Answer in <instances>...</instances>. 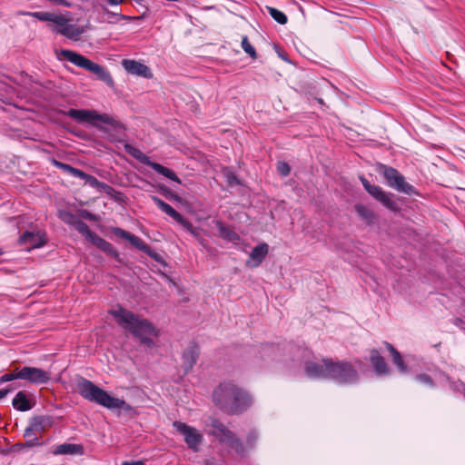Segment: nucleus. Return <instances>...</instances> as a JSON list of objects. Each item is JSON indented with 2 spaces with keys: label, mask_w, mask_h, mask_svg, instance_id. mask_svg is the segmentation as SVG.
<instances>
[{
  "label": "nucleus",
  "mask_w": 465,
  "mask_h": 465,
  "mask_svg": "<svg viewBox=\"0 0 465 465\" xmlns=\"http://www.w3.org/2000/svg\"><path fill=\"white\" fill-rule=\"evenodd\" d=\"M213 404L227 415H239L252 404L250 393L232 381L220 382L213 391Z\"/></svg>",
  "instance_id": "1"
},
{
  "label": "nucleus",
  "mask_w": 465,
  "mask_h": 465,
  "mask_svg": "<svg viewBox=\"0 0 465 465\" xmlns=\"http://www.w3.org/2000/svg\"><path fill=\"white\" fill-rule=\"evenodd\" d=\"M205 426L209 436L215 438L220 444L228 447L239 457H247L257 445L258 433L255 430H250L242 440L236 432L217 418L209 417L205 420Z\"/></svg>",
  "instance_id": "2"
},
{
  "label": "nucleus",
  "mask_w": 465,
  "mask_h": 465,
  "mask_svg": "<svg viewBox=\"0 0 465 465\" xmlns=\"http://www.w3.org/2000/svg\"><path fill=\"white\" fill-rule=\"evenodd\" d=\"M110 314L116 320L119 326L137 338L141 344L151 348L154 342L151 336H158V331L148 320L133 312L119 306L112 310Z\"/></svg>",
  "instance_id": "3"
},
{
  "label": "nucleus",
  "mask_w": 465,
  "mask_h": 465,
  "mask_svg": "<svg viewBox=\"0 0 465 465\" xmlns=\"http://www.w3.org/2000/svg\"><path fill=\"white\" fill-rule=\"evenodd\" d=\"M75 390L84 399L108 410H131V406L124 400L111 396L106 391L84 377L76 380Z\"/></svg>",
  "instance_id": "4"
},
{
  "label": "nucleus",
  "mask_w": 465,
  "mask_h": 465,
  "mask_svg": "<svg viewBox=\"0 0 465 465\" xmlns=\"http://www.w3.org/2000/svg\"><path fill=\"white\" fill-rule=\"evenodd\" d=\"M21 15L32 16L39 21L54 23V25H50L51 31L72 41L80 40L81 35L85 32L84 27L72 24V20L64 15L50 12H22Z\"/></svg>",
  "instance_id": "5"
},
{
  "label": "nucleus",
  "mask_w": 465,
  "mask_h": 465,
  "mask_svg": "<svg viewBox=\"0 0 465 465\" xmlns=\"http://www.w3.org/2000/svg\"><path fill=\"white\" fill-rule=\"evenodd\" d=\"M56 56L59 60H67L74 65L93 73L99 80L104 82L108 85L114 84V79L111 74L104 66L93 62L81 54L69 49H62L56 53Z\"/></svg>",
  "instance_id": "6"
},
{
  "label": "nucleus",
  "mask_w": 465,
  "mask_h": 465,
  "mask_svg": "<svg viewBox=\"0 0 465 465\" xmlns=\"http://www.w3.org/2000/svg\"><path fill=\"white\" fill-rule=\"evenodd\" d=\"M66 114L75 119L79 122H86L96 127L101 131H106V128L102 124H107L112 126L114 129L122 128V124L117 121L115 118L112 117L106 114H98L94 110H79V109H70Z\"/></svg>",
  "instance_id": "7"
},
{
  "label": "nucleus",
  "mask_w": 465,
  "mask_h": 465,
  "mask_svg": "<svg viewBox=\"0 0 465 465\" xmlns=\"http://www.w3.org/2000/svg\"><path fill=\"white\" fill-rule=\"evenodd\" d=\"M329 364V379L334 380L341 384H352L358 381V371L350 361H333L330 358Z\"/></svg>",
  "instance_id": "8"
},
{
  "label": "nucleus",
  "mask_w": 465,
  "mask_h": 465,
  "mask_svg": "<svg viewBox=\"0 0 465 465\" xmlns=\"http://www.w3.org/2000/svg\"><path fill=\"white\" fill-rule=\"evenodd\" d=\"M379 172L387 181V184L397 192L407 195L419 194L414 186L409 183L405 177L397 169L381 164Z\"/></svg>",
  "instance_id": "9"
},
{
  "label": "nucleus",
  "mask_w": 465,
  "mask_h": 465,
  "mask_svg": "<svg viewBox=\"0 0 465 465\" xmlns=\"http://www.w3.org/2000/svg\"><path fill=\"white\" fill-rule=\"evenodd\" d=\"M173 426L179 433L183 435L184 441L189 449L193 451L199 450L203 437L195 428L182 421H174Z\"/></svg>",
  "instance_id": "10"
},
{
  "label": "nucleus",
  "mask_w": 465,
  "mask_h": 465,
  "mask_svg": "<svg viewBox=\"0 0 465 465\" xmlns=\"http://www.w3.org/2000/svg\"><path fill=\"white\" fill-rule=\"evenodd\" d=\"M151 199L156 204V206L162 210L163 213L171 216L173 220H175L178 223L183 226L190 233H192L194 237H198L199 233L197 230L193 227L192 223H190L187 219H184L177 211H175L170 204L166 203L164 201L160 199L157 196L152 195Z\"/></svg>",
  "instance_id": "11"
},
{
  "label": "nucleus",
  "mask_w": 465,
  "mask_h": 465,
  "mask_svg": "<svg viewBox=\"0 0 465 465\" xmlns=\"http://www.w3.org/2000/svg\"><path fill=\"white\" fill-rule=\"evenodd\" d=\"M19 380L33 384H45L50 381V372L40 368L25 366L19 368Z\"/></svg>",
  "instance_id": "12"
},
{
  "label": "nucleus",
  "mask_w": 465,
  "mask_h": 465,
  "mask_svg": "<svg viewBox=\"0 0 465 465\" xmlns=\"http://www.w3.org/2000/svg\"><path fill=\"white\" fill-rule=\"evenodd\" d=\"M114 232L116 236L129 241L135 248L148 254L154 260H158V254L152 251L151 247L140 237L122 229L114 228Z\"/></svg>",
  "instance_id": "13"
},
{
  "label": "nucleus",
  "mask_w": 465,
  "mask_h": 465,
  "mask_svg": "<svg viewBox=\"0 0 465 465\" xmlns=\"http://www.w3.org/2000/svg\"><path fill=\"white\" fill-rule=\"evenodd\" d=\"M47 242L45 232L26 231L19 237V243L25 245L27 250L41 248Z\"/></svg>",
  "instance_id": "14"
},
{
  "label": "nucleus",
  "mask_w": 465,
  "mask_h": 465,
  "mask_svg": "<svg viewBox=\"0 0 465 465\" xmlns=\"http://www.w3.org/2000/svg\"><path fill=\"white\" fill-rule=\"evenodd\" d=\"M330 358H323L322 364L315 361H308L305 365V373L311 378L329 379Z\"/></svg>",
  "instance_id": "15"
},
{
  "label": "nucleus",
  "mask_w": 465,
  "mask_h": 465,
  "mask_svg": "<svg viewBox=\"0 0 465 465\" xmlns=\"http://www.w3.org/2000/svg\"><path fill=\"white\" fill-rule=\"evenodd\" d=\"M200 353V348L195 342H191L184 350L182 359L184 372L187 373L192 371L196 363Z\"/></svg>",
  "instance_id": "16"
},
{
  "label": "nucleus",
  "mask_w": 465,
  "mask_h": 465,
  "mask_svg": "<svg viewBox=\"0 0 465 465\" xmlns=\"http://www.w3.org/2000/svg\"><path fill=\"white\" fill-rule=\"evenodd\" d=\"M122 64L129 74L148 79L153 77L150 68L140 62L134 60H123Z\"/></svg>",
  "instance_id": "17"
},
{
  "label": "nucleus",
  "mask_w": 465,
  "mask_h": 465,
  "mask_svg": "<svg viewBox=\"0 0 465 465\" xmlns=\"http://www.w3.org/2000/svg\"><path fill=\"white\" fill-rule=\"evenodd\" d=\"M368 193L371 194L374 199L379 201L381 204L391 211H397L398 206L397 203L392 201L390 197V194L385 193L381 187L378 185H372L371 189H369Z\"/></svg>",
  "instance_id": "18"
},
{
  "label": "nucleus",
  "mask_w": 465,
  "mask_h": 465,
  "mask_svg": "<svg viewBox=\"0 0 465 465\" xmlns=\"http://www.w3.org/2000/svg\"><path fill=\"white\" fill-rule=\"evenodd\" d=\"M370 361L378 375H387L390 373L388 364L378 350L372 349L370 351Z\"/></svg>",
  "instance_id": "19"
},
{
  "label": "nucleus",
  "mask_w": 465,
  "mask_h": 465,
  "mask_svg": "<svg viewBox=\"0 0 465 465\" xmlns=\"http://www.w3.org/2000/svg\"><path fill=\"white\" fill-rule=\"evenodd\" d=\"M213 223L219 232V236L221 238L234 243L240 241L239 234L232 227L225 225L220 220H215Z\"/></svg>",
  "instance_id": "20"
},
{
  "label": "nucleus",
  "mask_w": 465,
  "mask_h": 465,
  "mask_svg": "<svg viewBox=\"0 0 465 465\" xmlns=\"http://www.w3.org/2000/svg\"><path fill=\"white\" fill-rule=\"evenodd\" d=\"M53 424L52 418L49 416H35L30 420L29 426L37 433L45 431Z\"/></svg>",
  "instance_id": "21"
},
{
  "label": "nucleus",
  "mask_w": 465,
  "mask_h": 465,
  "mask_svg": "<svg viewBox=\"0 0 465 465\" xmlns=\"http://www.w3.org/2000/svg\"><path fill=\"white\" fill-rule=\"evenodd\" d=\"M91 242L95 245L100 250L104 251V252L108 253L109 255L113 256L116 260L120 261V255L119 252L115 250V248L109 242L105 241L99 235H95L94 239L91 241Z\"/></svg>",
  "instance_id": "22"
},
{
  "label": "nucleus",
  "mask_w": 465,
  "mask_h": 465,
  "mask_svg": "<svg viewBox=\"0 0 465 465\" xmlns=\"http://www.w3.org/2000/svg\"><path fill=\"white\" fill-rule=\"evenodd\" d=\"M84 453V447L81 444L63 443L56 446L54 454L66 455V454H79Z\"/></svg>",
  "instance_id": "23"
},
{
  "label": "nucleus",
  "mask_w": 465,
  "mask_h": 465,
  "mask_svg": "<svg viewBox=\"0 0 465 465\" xmlns=\"http://www.w3.org/2000/svg\"><path fill=\"white\" fill-rule=\"evenodd\" d=\"M12 404L14 408L19 411H27L33 408L29 402L25 391H21L16 393L13 399Z\"/></svg>",
  "instance_id": "24"
},
{
  "label": "nucleus",
  "mask_w": 465,
  "mask_h": 465,
  "mask_svg": "<svg viewBox=\"0 0 465 465\" xmlns=\"http://www.w3.org/2000/svg\"><path fill=\"white\" fill-rule=\"evenodd\" d=\"M385 346L391 352L392 361L396 365L399 371L405 373L407 371V366L405 365L401 353L389 342H385Z\"/></svg>",
  "instance_id": "25"
},
{
  "label": "nucleus",
  "mask_w": 465,
  "mask_h": 465,
  "mask_svg": "<svg viewBox=\"0 0 465 465\" xmlns=\"http://www.w3.org/2000/svg\"><path fill=\"white\" fill-rule=\"evenodd\" d=\"M268 244L261 243L255 246L250 254V258L255 262L254 266L260 264L268 253Z\"/></svg>",
  "instance_id": "26"
},
{
  "label": "nucleus",
  "mask_w": 465,
  "mask_h": 465,
  "mask_svg": "<svg viewBox=\"0 0 465 465\" xmlns=\"http://www.w3.org/2000/svg\"><path fill=\"white\" fill-rule=\"evenodd\" d=\"M354 209L361 219H362L367 224L373 223L375 214L370 208L361 203H357L354 205Z\"/></svg>",
  "instance_id": "27"
},
{
  "label": "nucleus",
  "mask_w": 465,
  "mask_h": 465,
  "mask_svg": "<svg viewBox=\"0 0 465 465\" xmlns=\"http://www.w3.org/2000/svg\"><path fill=\"white\" fill-rule=\"evenodd\" d=\"M80 179H83L85 182V183L89 184L91 187L104 190V192L112 190L111 186L103 182H100L94 176L85 173L84 172H83V175H81Z\"/></svg>",
  "instance_id": "28"
},
{
  "label": "nucleus",
  "mask_w": 465,
  "mask_h": 465,
  "mask_svg": "<svg viewBox=\"0 0 465 465\" xmlns=\"http://www.w3.org/2000/svg\"><path fill=\"white\" fill-rule=\"evenodd\" d=\"M52 164L59 169H61L64 173H66L72 176L80 178L83 175V171L77 168L73 167L68 163H62L55 159H52Z\"/></svg>",
  "instance_id": "29"
},
{
  "label": "nucleus",
  "mask_w": 465,
  "mask_h": 465,
  "mask_svg": "<svg viewBox=\"0 0 465 465\" xmlns=\"http://www.w3.org/2000/svg\"><path fill=\"white\" fill-rule=\"evenodd\" d=\"M125 151L130 153L133 157L139 160L142 163L151 166V163H153L150 158L143 153L139 149L132 146L131 144H125L124 145Z\"/></svg>",
  "instance_id": "30"
},
{
  "label": "nucleus",
  "mask_w": 465,
  "mask_h": 465,
  "mask_svg": "<svg viewBox=\"0 0 465 465\" xmlns=\"http://www.w3.org/2000/svg\"><path fill=\"white\" fill-rule=\"evenodd\" d=\"M150 167L152 169H153L155 172H157L158 173L171 179L172 181L181 183V180L179 179V177L172 170L164 167L163 165H162L158 163L153 162L151 163Z\"/></svg>",
  "instance_id": "31"
},
{
  "label": "nucleus",
  "mask_w": 465,
  "mask_h": 465,
  "mask_svg": "<svg viewBox=\"0 0 465 465\" xmlns=\"http://www.w3.org/2000/svg\"><path fill=\"white\" fill-rule=\"evenodd\" d=\"M74 228L82 235L85 236L90 242L94 239V237L96 235L95 232H94L87 223L83 222L82 220L78 219L77 222H75V224L74 225Z\"/></svg>",
  "instance_id": "32"
},
{
  "label": "nucleus",
  "mask_w": 465,
  "mask_h": 465,
  "mask_svg": "<svg viewBox=\"0 0 465 465\" xmlns=\"http://www.w3.org/2000/svg\"><path fill=\"white\" fill-rule=\"evenodd\" d=\"M35 431L30 426H28L24 432V437L27 439L25 445L27 448H32L40 445L39 438L36 436Z\"/></svg>",
  "instance_id": "33"
},
{
  "label": "nucleus",
  "mask_w": 465,
  "mask_h": 465,
  "mask_svg": "<svg viewBox=\"0 0 465 465\" xmlns=\"http://www.w3.org/2000/svg\"><path fill=\"white\" fill-rule=\"evenodd\" d=\"M104 13L106 15V22L109 24H117L122 20H131L133 17L127 16L124 15H121L116 12H112L108 10L107 8H104Z\"/></svg>",
  "instance_id": "34"
},
{
  "label": "nucleus",
  "mask_w": 465,
  "mask_h": 465,
  "mask_svg": "<svg viewBox=\"0 0 465 465\" xmlns=\"http://www.w3.org/2000/svg\"><path fill=\"white\" fill-rule=\"evenodd\" d=\"M270 15L280 25H285L288 21L286 15L274 7H267Z\"/></svg>",
  "instance_id": "35"
},
{
  "label": "nucleus",
  "mask_w": 465,
  "mask_h": 465,
  "mask_svg": "<svg viewBox=\"0 0 465 465\" xmlns=\"http://www.w3.org/2000/svg\"><path fill=\"white\" fill-rule=\"evenodd\" d=\"M241 45H242V48L243 49V51L246 54H248L252 59L257 58L256 50L249 42L247 35L242 36Z\"/></svg>",
  "instance_id": "36"
},
{
  "label": "nucleus",
  "mask_w": 465,
  "mask_h": 465,
  "mask_svg": "<svg viewBox=\"0 0 465 465\" xmlns=\"http://www.w3.org/2000/svg\"><path fill=\"white\" fill-rule=\"evenodd\" d=\"M59 217L64 223L72 225L73 227L75 224V222L79 219L72 213L66 211L59 212Z\"/></svg>",
  "instance_id": "37"
},
{
  "label": "nucleus",
  "mask_w": 465,
  "mask_h": 465,
  "mask_svg": "<svg viewBox=\"0 0 465 465\" xmlns=\"http://www.w3.org/2000/svg\"><path fill=\"white\" fill-rule=\"evenodd\" d=\"M14 380H19V368H15L13 372H8L0 377V382H7Z\"/></svg>",
  "instance_id": "38"
},
{
  "label": "nucleus",
  "mask_w": 465,
  "mask_h": 465,
  "mask_svg": "<svg viewBox=\"0 0 465 465\" xmlns=\"http://www.w3.org/2000/svg\"><path fill=\"white\" fill-rule=\"evenodd\" d=\"M277 171L282 176L286 177L291 173V167L286 162H279L277 163Z\"/></svg>",
  "instance_id": "39"
},
{
  "label": "nucleus",
  "mask_w": 465,
  "mask_h": 465,
  "mask_svg": "<svg viewBox=\"0 0 465 465\" xmlns=\"http://www.w3.org/2000/svg\"><path fill=\"white\" fill-rule=\"evenodd\" d=\"M416 380L420 383L428 385L429 387L434 386V382H433L431 377L426 373H421V374L417 375Z\"/></svg>",
  "instance_id": "40"
},
{
  "label": "nucleus",
  "mask_w": 465,
  "mask_h": 465,
  "mask_svg": "<svg viewBox=\"0 0 465 465\" xmlns=\"http://www.w3.org/2000/svg\"><path fill=\"white\" fill-rule=\"evenodd\" d=\"M161 190L163 192V194L168 198V199H172V200H176V201H180L181 200V197L178 196L176 193H174L173 192H172L170 189L166 188V187H161Z\"/></svg>",
  "instance_id": "41"
},
{
  "label": "nucleus",
  "mask_w": 465,
  "mask_h": 465,
  "mask_svg": "<svg viewBox=\"0 0 465 465\" xmlns=\"http://www.w3.org/2000/svg\"><path fill=\"white\" fill-rule=\"evenodd\" d=\"M360 180L366 191L371 189V187H372V185H373V184H371L370 182L364 176H361Z\"/></svg>",
  "instance_id": "42"
},
{
  "label": "nucleus",
  "mask_w": 465,
  "mask_h": 465,
  "mask_svg": "<svg viewBox=\"0 0 465 465\" xmlns=\"http://www.w3.org/2000/svg\"><path fill=\"white\" fill-rule=\"evenodd\" d=\"M82 216H83V218L90 220V221L96 220V216L94 214L89 213L88 211H84L82 213Z\"/></svg>",
  "instance_id": "43"
},
{
  "label": "nucleus",
  "mask_w": 465,
  "mask_h": 465,
  "mask_svg": "<svg viewBox=\"0 0 465 465\" xmlns=\"http://www.w3.org/2000/svg\"><path fill=\"white\" fill-rule=\"evenodd\" d=\"M24 448H27L25 443H16V444L12 446V450L13 451H20Z\"/></svg>",
  "instance_id": "44"
},
{
  "label": "nucleus",
  "mask_w": 465,
  "mask_h": 465,
  "mask_svg": "<svg viewBox=\"0 0 465 465\" xmlns=\"http://www.w3.org/2000/svg\"><path fill=\"white\" fill-rule=\"evenodd\" d=\"M49 1L52 2L54 5H64V6H70L71 5L65 0H49Z\"/></svg>",
  "instance_id": "45"
},
{
  "label": "nucleus",
  "mask_w": 465,
  "mask_h": 465,
  "mask_svg": "<svg viewBox=\"0 0 465 465\" xmlns=\"http://www.w3.org/2000/svg\"><path fill=\"white\" fill-rule=\"evenodd\" d=\"M122 465H145L143 460L124 461Z\"/></svg>",
  "instance_id": "46"
},
{
  "label": "nucleus",
  "mask_w": 465,
  "mask_h": 465,
  "mask_svg": "<svg viewBox=\"0 0 465 465\" xmlns=\"http://www.w3.org/2000/svg\"><path fill=\"white\" fill-rule=\"evenodd\" d=\"M106 1L111 5H118L122 3H124L125 0H106Z\"/></svg>",
  "instance_id": "47"
},
{
  "label": "nucleus",
  "mask_w": 465,
  "mask_h": 465,
  "mask_svg": "<svg viewBox=\"0 0 465 465\" xmlns=\"http://www.w3.org/2000/svg\"><path fill=\"white\" fill-rule=\"evenodd\" d=\"M8 390H0V400L5 397L8 393Z\"/></svg>",
  "instance_id": "48"
},
{
  "label": "nucleus",
  "mask_w": 465,
  "mask_h": 465,
  "mask_svg": "<svg viewBox=\"0 0 465 465\" xmlns=\"http://www.w3.org/2000/svg\"><path fill=\"white\" fill-rule=\"evenodd\" d=\"M203 465H214V462L211 460H206Z\"/></svg>",
  "instance_id": "49"
}]
</instances>
